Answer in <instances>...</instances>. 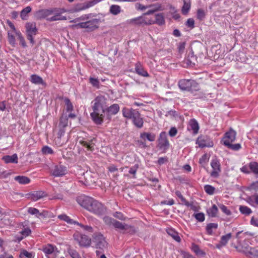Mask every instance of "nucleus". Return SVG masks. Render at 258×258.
Wrapping results in <instances>:
<instances>
[{
  "label": "nucleus",
  "instance_id": "nucleus-1",
  "mask_svg": "<svg viewBox=\"0 0 258 258\" xmlns=\"http://www.w3.org/2000/svg\"><path fill=\"white\" fill-rule=\"evenodd\" d=\"M77 201L82 207L98 216H103L106 212L105 207L91 197L81 196L77 198Z\"/></svg>",
  "mask_w": 258,
  "mask_h": 258
},
{
  "label": "nucleus",
  "instance_id": "nucleus-2",
  "mask_svg": "<svg viewBox=\"0 0 258 258\" xmlns=\"http://www.w3.org/2000/svg\"><path fill=\"white\" fill-rule=\"evenodd\" d=\"M105 102V98L103 96H98L92 102L93 111L91 112L90 116L93 122L97 125L101 124L103 122L104 114L105 109L103 105Z\"/></svg>",
  "mask_w": 258,
  "mask_h": 258
},
{
  "label": "nucleus",
  "instance_id": "nucleus-3",
  "mask_svg": "<svg viewBox=\"0 0 258 258\" xmlns=\"http://www.w3.org/2000/svg\"><path fill=\"white\" fill-rule=\"evenodd\" d=\"M122 115L127 119L132 120L133 124L138 128L143 126L144 121L140 113L136 109L123 107L122 109Z\"/></svg>",
  "mask_w": 258,
  "mask_h": 258
},
{
  "label": "nucleus",
  "instance_id": "nucleus-4",
  "mask_svg": "<svg viewBox=\"0 0 258 258\" xmlns=\"http://www.w3.org/2000/svg\"><path fill=\"white\" fill-rule=\"evenodd\" d=\"M179 88L184 91L194 92L200 89L199 85L195 80L191 79H182L178 82Z\"/></svg>",
  "mask_w": 258,
  "mask_h": 258
},
{
  "label": "nucleus",
  "instance_id": "nucleus-5",
  "mask_svg": "<svg viewBox=\"0 0 258 258\" xmlns=\"http://www.w3.org/2000/svg\"><path fill=\"white\" fill-rule=\"evenodd\" d=\"M100 22V20L99 19H93L77 23L74 25L73 27L77 28L86 29L87 31L91 32L98 28Z\"/></svg>",
  "mask_w": 258,
  "mask_h": 258
},
{
  "label": "nucleus",
  "instance_id": "nucleus-6",
  "mask_svg": "<svg viewBox=\"0 0 258 258\" xmlns=\"http://www.w3.org/2000/svg\"><path fill=\"white\" fill-rule=\"evenodd\" d=\"M153 23L152 21L149 20V18L147 17L145 13L140 16L130 19L126 21L127 24L137 26L151 25Z\"/></svg>",
  "mask_w": 258,
  "mask_h": 258
},
{
  "label": "nucleus",
  "instance_id": "nucleus-7",
  "mask_svg": "<svg viewBox=\"0 0 258 258\" xmlns=\"http://www.w3.org/2000/svg\"><path fill=\"white\" fill-rule=\"evenodd\" d=\"M102 0H92L86 3H79L76 5L73 8L68 10V12L71 13L79 12L92 7L101 2Z\"/></svg>",
  "mask_w": 258,
  "mask_h": 258
},
{
  "label": "nucleus",
  "instance_id": "nucleus-8",
  "mask_svg": "<svg viewBox=\"0 0 258 258\" xmlns=\"http://www.w3.org/2000/svg\"><path fill=\"white\" fill-rule=\"evenodd\" d=\"M27 39L33 45L35 43L34 36L37 33L38 29L35 22H27L25 25Z\"/></svg>",
  "mask_w": 258,
  "mask_h": 258
},
{
  "label": "nucleus",
  "instance_id": "nucleus-9",
  "mask_svg": "<svg viewBox=\"0 0 258 258\" xmlns=\"http://www.w3.org/2000/svg\"><path fill=\"white\" fill-rule=\"evenodd\" d=\"M92 242L97 248L103 249L107 245V242L105 237L100 233L94 234L92 238Z\"/></svg>",
  "mask_w": 258,
  "mask_h": 258
},
{
  "label": "nucleus",
  "instance_id": "nucleus-10",
  "mask_svg": "<svg viewBox=\"0 0 258 258\" xmlns=\"http://www.w3.org/2000/svg\"><path fill=\"white\" fill-rule=\"evenodd\" d=\"M158 141V147L159 149L163 152H166L169 148L170 143L168 140L167 134L165 132H162L160 134Z\"/></svg>",
  "mask_w": 258,
  "mask_h": 258
},
{
  "label": "nucleus",
  "instance_id": "nucleus-11",
  "mask_svg": "<svg viewBox=\"0 0 258 258\" xmlns=\"http://www.w3.org/2000/svg\"><path fill=\"white\" fill-rule=\"evenodd\" d=\"M74 238L78 242L80 246L88 247L91 243V238L85 234L79 233H75Z\"/></svg>",
  "mask_w": 258,
  "mask_h": 258
},
{
  "label": "nucleus",
  "instance_id": "nucleus-12",
  "mask_svg": "<svg viewBox=\"0 0 258 258\" xmlns=\"http://www.w3.org/2000/svg\"><path fill=\"white\" fill-rule=\"evenodd\" d=\"M68 125V119L67 115L62 114L59 119V121L58 124V137L61 138L66 132V127Z\"/></svg>",
  "mask_w": 258,
  "mask_h": 258
},
{
  "label": "nucleus",
  "instance_id": "nucleus-13",
  "mask_svg": "<svg viewBox=\"0 0 258 258\" xmlns=\"http://www.w3.org/2000/svg\"><path fill=\"white\" fill-rule=\"evenodd\" d=\"M68 12V10L65 9H55L51 11V13H54V15L49 18V21H55L58 20H66L67 18L66 16H61V14Z\"/></svg>",
  "mask_w": 258,
  "mask_h": 258
},
{
  "label": "nucleus",
  "instance_id": "nucleus-14",
  "mask_svg": "<svg viewBox=\"0 0 258 258\" xmlns=\"http://www.w3.org/2000/svg\"><path fill=\"white\" fill-rule=\"evenodd\" d=\"M236 132L232 128H230L228 132H226L222 138V141L223 144L225 146V144L228 143L230 144L236 139Z\"/></svg>",
  "mask_w": 258,
  "mask_h": 258
},
{
  "label": "nucleus",
  "instance_id": "nucleus-15",
  "mask_svg": "<svg viewBox=\"0 0 258 258\" xmlns=\"http://www.w3.org/2000/svg\"><path fill=\"white\" fill-rule=\"evenodd\" d=\"M211 166L212 168V171L210 173L211 177L217 178L219 175L221 171L220 164L217 159H213L211 162Z\"/></svg>",
  "mask_w": 258,
  "mask_h": 258
},
{
  "label": "nucleus",
  "instance_id": "nucleus-16",
  "mask_svg": "<svg viewBox=\"0 0 258 258\" xmlns=\"http://www.w3.org/2000/svg\"><path fill=\"white\" fill-rule=\"evenodd\" d=\"M41 250L45 253L47 258H50L49 255L54 253L55 255L58 253L56 247L51 244L43 245Z\"/></svg>",
  "mask_w": 258,
  "mask_h": 258
},
{
  "label": "nucleus",
  "instance_id": "nucleus-17",
  "mask_svg": "<svg viewBox=\"0 0 258 258\" xmlns=\"http://www.w3.org/2000/svg\"><path fill=\"white\" fill-rule=\"evenodd\" d=\"M196 144H198L201 148L212 147L213 146V143L210 139L205 136H201L198 137L197 140Z\"/></svg>",
  "mask_w": 258,
  "mask_h": 258
},
{
  "label": "nucleus",
  "instance_id": "nucleus-18",
  "mask_svg": "<svg viewBox=\"0 0 258 258\" xmlns=\"http://www.w3.org/2000/svg\"><path fill=\"white\" fill-rule=\"evenodd\" d=\"M52 175L54 177L62 176L67 173V167L62 165H55L51 171Z\"/></svg>",
  "mask_w": 258,
  "mask_h": 258
},
{
  "label": "nucleus",
  "instance_id": "nucleus-19",
  "mask_svg": "<svg viewBox=\"0 0 258 258\" xmlns=\"http://www.w3.org/2000/svg\"><path fill=\"white\" fill-rule=\"evenodd\" d=\"M120 107L118 104H113L105 109L108 117L116 114L119 111Z\"/></svg>",
  "mask_w": 258,
  "mask_h": 258
},
{
  "label": "nucleus",
  "instance_id": "nucleus-20",
  "mask_svg": "<svg viewBox=\"0 0 258 258\" xmlns=\"http://www.w3.org/2000/svg\"><path fill=\"white\" fill-rule=\"evenodd\" d=\"M188 131H191L194 135L197 134L199 130V125L198 121L195 119H191L187 127Z\"/></svg>",
  "mask_w": 258,
  "mask_h": 258
},
{
  "label": "nucleus",
  "instance_id": "nucleus-21",
  "mask_svg": "<svg viewBox=\"0 0 258 258\" xmlns=\"http://www.w3.org/2000/svg\"><path fill=\"white\" fill-rule=\"evenodd\" d=\"M149 20H151L153 22L152 23V25L156 24L159 26H162L165 23L164 16L162 13L156 14L155 20H154L151 18H149Z\"/></svg>",
  "mask_w": 258,
  "mask_h": 258
},
{
  "label": "nucleus",
  "instance_id": "nucleus-22",
  "mask_svg": "<svg viewBox=\"0 0 258 258\" xmlns=\"http://www.w3.org/2000/svg\"><path fill=\"white\" fill-rule=\"evenodd\" d=\"M135 71L137 74L139 75L145 77H149V75L147 71H146L142 66L141 65L140 62H137L135 65Z\"/></svg>",
  "mask_w": 258,
  "mask_h": 258
},
{
  "label": "nucleus",
  "instance_id": "nucleus-23",
  "mask_svg": "<svg viewBox=\"0 0 258 258\" xmlns=\"http://www.w3.org/2000/svg\"><path fill=\"white\" fill-rule=\"evenodd\" d=\"M148 7H149V8H151V9L145 13V15L146 16L153 14L157 11L162 10L161 5L159 4H154L148 5Z\"/></svg>",
  "mask_w": 258,
  "mask_h": 258
},
{
  "label": "nucleus",
  "instance_id": "nucleus-24",
  "mask_svg": "<svg viewBox=\"0 0 258 258\" xmlns=\"http://www.w3.org/2000/svg\"><path fill=\"white\" fill-rule=\"evenodd\" d=\"M244 252L249 258H258V250L254 248H247Z\"/></svg>",
  "mask_w": 258,
  "mask_h": 258
},
{
  "label": "nucleus",
  "instance_id": "nucleus-25",
  "mask_svg": "<svg viewBox=\"0 0 258 258\" xmlns=\"http://www.w3.org/2000/svg\"><path fill=\"white\" fill-rule=\"evenodd\" d=\"M30 198L33 201H37L44 197L46 194L45 192L42 191H34L29 194Z\"/></svg>",
  "mask_w": 258,
  "mask_h": 258
},
{
  "label": "nucleus",
  "instance_id": "nucleus-26",
  "mask_svg": "<svg viewBox=\"0 0 258 258\" xmlns=\"http://www.w3.org/2000/svg\"><path fill=\"white\" fill-rule=\"evenodd\" d=\"M30 81L34 84L45 85L46 84L42 79V78L35 74L32 75L30 77Z\"/></svg>",
  "mask_w": 258,
  "mask_h": 258
},
{
  "label": "nucleus",
  "instance_id": "nucleus-27",
  "mask_svg": "<svg viewBox=\"0 0 258 258\" xmlns=\"http://www.w3.org/2000/svg\"><path fill=\"white\" fill-rule=\"evenodd\" d=\"M218 213V209L217 206L214 204L212 205V206L207 209V213L208 215L212 218H215L217 217Z\"/></svg>",
  "mask_w": 258,
  "mask_h": 258
},
{
  "label": "nucleus",
  "instance_id": "nucleus-28",
  "mask_svg": "<svg viewBox=\"0 0 258 258\" xmlns=\"http://www.w3.org/2000/svg\"><path fill=\"white\" fill-rule=\"evenodd\" d=\"M140 138L144 140L153 142L155 140L156 136L153 133L144 132L140 134Z\"/></svg>",
  "mask_w": 258,
  "mask_h": 258
},
{
  "label": "nucleus",
  "instance_id": "nucleus-29",
  "mask_svg": "<svg viewBox=\"0 0 258 258\" xmlns=\"http://www.w3.org/2000/svg\"><path fill=\"white\" fill-rule=\"evenodd\" d=\"M3 160L6 163H17L18 159L17 155L16 154H14L12 156L7 155V156H4L3 157Z\"/></svg>",
  "mask_w": 258,
  "mask_h": 258
},
{
  "label": "nucleus",
  "instance_id": "nucleus-30",
  "mask_svg": "<svg viewBox=\"0 0 258 258\" xmlns=\"http://www.w3.org/2000/svg\"><path fill=\"white\" fill-rule=\"evenodd\" d=\"M218 227V224L216 223H210L207 225L206 231L209 235L213 234V230H216Z\"/></svg>",
  "mask_w": 258,
  "mask_h": 258
},
{
  "label": "nucleus",
  "instance_id": "nucleus-31",
  "mask_svg": "<svg viewBox=\"0 0 258 258\" xmlns=\"http://www.w3.org/2000/svg\"><path fill=\"white\" fill-rule=\"evenodd\" d=\"M191 3L190 0H183V5L181 11L183 15H186L190 9Z\"/></svg>",
  "mask_w": 258,
  "mask_h": 258
},
{
  "label": "nucleus",
  "instance_id": "nucleus-32",
  "mask_svg": "<svg viewBox=\"0 0 258 258\" xmlns=\"http://www.w3.org/2000/svg\"><path fill=\"white\" fill-rule=\"evenodd\" d=\"M167 233L171 236L176 241L180 242L181 238L179 236L178 233L175 231L173 229L170 228L167 230Z\"/></svg>",
  "mask_w": 258,
  "mask_h": 258
},
{
  "label": "nucleus",
  "instance_id": "nucleus-33",
  "mask_svg": "<svg viewBox=\"0 0 258 258\" xmlns=\"http://www.w3.org/2000/svg\"><path fill=\"white\" fill-rule=\"evenodd\" d=\"M58 218L66 222L67 223L70 224H75L77 223V221H74L71 219L66 214H61L58 216Z\"/></svg>",
  "mask_w": 258,
  "mask_h": 258
},
{
  "label": "nucleus",
  "instance_id": "nucleus-34",
  "mask_svg": "<svg viewBox=\"0 0 258 258\" xmlns=\"http://www.w3.org/2000/svg\"><path fill=\"white\" fill-rule=\"evenodd\" d=\"M14 179L21 184H26L30 182V179L25 176H17L15 177Z\"/></svg>",
  "mask_w": 258,
  "mask_h": 258
},
{
  "label": "nucleus",
  "instance_id": "nucleus-35",
  "mask_svg": "<svg viewBox=\"0 0 258 258\" xmlns=\"http://www.w3.org/2000/svg\"><path fill=\"white\" fill-rule=\"evenodd\" d=\"M32 11V8L30 6H27L24 8L21 12L20 17L23 20H26L28 18V14Z\"/></svg>",
  "mask_w": 258,
  "mask_h": 258
},
{
  "label": "nucleus",
  "instance_id": "nucleus-36",
  "mask_svg": "<svg viewBox=\"0 0 258 258\" xmlns=\"http://www.w3.org/2000/svg\"><path fill=\"white\" fill-rule=\"evenodd\" d=\"M93 141L91 140L89 142L86 141H80V144L86 147L88 150H93L94 146V143L93 142Z\"/></svg>",
  "mask_w": 258,
  "mask_h": 258
},
{
  "label": "nucleus",
  "instance_id": "nucleus-37",
  "mask_svg": "<svg viewBox=\"0 0 258 258\" xmlns=\"http://www.w3.org/2000/svg\"><path fill=\"white\" fill-rule=\"evenodd\" d=\"M109 11L113 15H117L121 12V8L119 6L112 5L110 6Z\"/></svg>",
  "mask_w": 258,
  "mask_h": 258
},
{
  "label": "nucleus",
  "instance_id": "nucleus-38",
  "mask_svg": "<svg viewBox=\"0 0 258 258\" xmlns=\"http://www.w3.org/2000/svg\"><path fill=\"white\" fill-rule=\"evenodd\" d=\"M91 16V14L83 15L80 17L77 18L74 20H72L70 21L71 23H77L80 21H87L89 20Z\"/></svg>",
  "mask_w": 258,
  "mask_h": 258
},
{
  "label": "nucleus",
  "instance_id": "nucleus-39",
  "mask_svg": "<svg viewBox=\"0 0 258 258\" xmlns=\"http://www.w3.org/2000/svg\"><path fill=\"white\" fill-rule=\"evenodd\" d=\"M24 256L27 258H34L35 253L33 252H28L26 250L23 249L20 253V257L23 258Z\"/></svg>",
  "mask_w": 258,
  "mask_h": 258
},
{
  "label": "nucleus",
  "instance_id": "nucleus-40",
  "mask_svg": "<svg viewBox=\"0 0 258 258\" xmlns=\"http://www.w3.org/2000/svg\"><path fill=\"white\" fill-rule=\"evenodd\" d=\"M239 210L241 214L245 215H249L252 212L250 208L245 206H240Z\"/></svg>",
  "mask_w": 258,
  "mask_h": 258
},
{
  "label": "nucleus",
  "instance_id": "nucleus-41",
  "mask_svg": "<svg viewBox=\"0 0 258 258\" xmlns=\"http://www.w3.org/2000/svg\"><path fill=\"white\" fill-rule=\"evenodd\" d=\"M225 146L228 149L233 151H238L241 148V146L239 143L232 144L231 143L229 144L228 143H227L225 144Z\"/></svg>",
  "mask_w": 258,
  "mask_h": 258
},
{
  "label": "nucleus",
  "instance_id": "nucleus-42",
  "mask_svg": "<svg viewBox=\"0 0 258 258\" xmlns=\"http://www.w3.org/2000/svg\"><path fill=\"white\" fill-rule=\"evenodd\" d=\"M249 167L251 171L255 174L258 175V163L252 162L249 164Z\"/></svg>",
  "mask_w": 258,
  "mask_h": 258
},
{
  "label": "nucleus",
  "instance_id": "nucleus-43",
  "mask_svg": "<svg viewBox=\"0 0 258 258\" xmlns=\"http://www.w3.org/2000/svg\"><path fill=\"white\" fill-rule=\"evenodd\" d=\"M218 207L222 211V212L224 213L227 216H230L232 214L231 211L224 205L222 204H219Z\"/></svg>",
  "mask_w": 258,
  "mask_h": 258
},
{
  "label": "nucleus",
  "instance_id": "nucleus-44",
  "mask_svg": "<svg viewBox=\"0 0 258 258\" xmlns=\"http://www.w3.org/2000/svg\"><path fill=\"white\" fill-rule=\"evenodd\" d=\"M205 192L210 195H212L214 194L215 188L211 185L207 184L204 187Z\"/></svg>",
  "mask_w": 258,
  "mask_h": 258
},
{
  "label": "nucleus",
  "instance_id": "nucleus-45",
  "mask_svg": "<svg viewBox=\"0 0 258 258\" xmlns=\"http://www.w3.org/2000/svg\"><path fill=\"white\" fill-rule=\"evenodd\" d=\"M231 237V233H228L225 235H223L221 237L220 242L223 244L224 246H225L227 243H228V241L230 240V239Z\"/></svg>",
  "mask_w": 258,
  "mask_h": 258
},
{
  "label": "nucleus",
  "instance_id": "nucleus-46",
  "mask_svg": "<svg viewBox=\"0 0 258 258\" xmlns=\"http://www.w3.org/2000/svg\"><path fill=\"white\" fill-rule=\"evenodd\" d=\"M28 212L31 215H35L37 217H39L42 215L37 209L33 207L29 208L28 209Z\"/></svg>",
  "mask_w": 258,
  "mask_h": 258
},
{
  "label": "nucleus",
  "instance_id": "nucleus-47",
  "mask_svg": "<svg viewBox=\"0 0 258 258\" xmlns=\"http://www.w3.org/2000/svg\"><path fill=\"white\" fill-rule=\"evenodd\" d=\"M21 234L23 235L20 237L18 238L19 241L22 240L24 237L28 236L31 233V230L29 228H24L23 230L20 232Z\"/></svg>",
  "mask_w": 258,
  "mask_h": 258
},
{
  "label": "nucleus",
  "instance_id": "nucleus-48",
  "mask_svg": "<svg viewBox=\"0 0 258 258\" xmlns=\"http://www.w3.org/2000/svg\"><path fill=\"white\" fill-rule=\"evenodd\" d=\"M68 251L72 258H81L79 253L75 249L69 248Z\"/></svg>",
  "mask_w": 258,
  "mask_h": 258
},
{
  "label": "nucleus",
  "instance_id": "nucleus-49",
  "mask_svg": "<svg viewBox=\"0 0 258 258\" xmlns=\"http://www.w3.org/2000/svg\"><path fill=\"white\" fill-rule=\"evenodd\" d=\"M194 216L196 220L200 222H203L205 220V215L202 212L195 214H194Z\"/></svg>",
  "mask_w": 258,
  "mask_h": 258
},
{
  "label": "nucleus",
  "instance_id": "nucleus-50",
  "mask_svg": "<svg viewBox=\"0 0 258 258\" xmlns=\"http://www.w3.org/2000/svg\"><path fill=\"white\" fill-rule=\"evenodd\" d=\"M175 195L181 200L182 204L185 205L188 204V201L182 195L181 192L179 190H176L175 192Z\"/></svg>",
  "mask_w": 258,
  "mask_h": 258
},
{
  "label": "nucleus",
  "instance_id": "nucleus-51",
  "mask_svg": "<svg viewBox=\"0 0 258 258\" xmlns=\"http://www.w3.org/2000/svg\"><path fill=\"white\" fill-rule=\"evenodd\" d=\"M77 225L79 226L80 227H81L83 230L89 232H93V228L91 226L89 225H84L80 223L77 222Z\"/></svg>",
  "mask_w": 258,
  "mask_h": 258
},
{
  "label": "nucleus",
  "instance_id": "nucleus-52",
  "mask_svg": "<svg viewBox=\"0 0 258 258\" xmlns=\"http://www.w3.org/2000/svg\"><path fill=\"white\" fill-rule=\"evenodd\" d=\"M253 234L250 232H246L242 233V231H239L236 233V237L237 238H246L247 236H252Z\"/></svg>",
  "mask_w": 258,
  "mask_h": 258
},
{
  "label": "nucleus",
  "instance_id": "nucleus-53",
  "mask_svg": "<svg viewBox=\"0 0 258 258\" xmlns=\"http://www.w3.org/2000/svg\"><path fill=\"white\" fill-rule=\"evenodd\" d=\"M64 102L66 106V110L67 111H72L73 110V106L69 98L64 99Z\"/></svg>",
  "mask_w": 258,
  "mask_h": 258
},
{
  "label": "nucleus",
  "instance_id": "nucleus-54",
  "mask_svg": "<svg viewBox=\"0 0 258 258\" xmlns=\"http://www.w3.org/2000/svg\"><path fill=\"white\" fill-rule=\"evenodd\" d=\"M112 225L116 228H118L119 229L123 230L125 229V225L123 223L114 220L113 221Z\"/></svg>",
  "mask_w": 258,
  "mask_h": 258
},
{
  "label": "nucleus",
  "instance_id": "nucleus-55",
  "mask_svg": "<svg viewBox=\"0 0 258 258\" xmlns=\"http://www.w3.org/2000/svg\"><path fill=\"white\" fill-rule=\"evenodd\" d=\"M139 168V165L135 164L130 168L128 172L130 174L133 175V178H136V174L138 169Z\"/></svg>",
  "mask_w": 258,
  "mask_h": 258
},
{
  "label": "nucleus",
  "instance_id": "nucleus-56",
  "mask_svg": "<svg viewBox=\"0 0 258 258\" xmlns=\"http://www.w3.org/2000/svg\"><path fill=\"white\" fill-rule=\"evenodd\" d=\"M206 14L205 11L201 9H199L197 11V17L200 20H203L205 17Z\"/></svg>",
  "mask_w": 258,
  "mask_h": 258
},
{
  "label": "nucleus",
  "instance_id": "nucleus-57",
  "mask_svg": "<svg viewBox=\"0 0 258 258\" xmlns=\"http://www.w3.org/2000/svg\"><path fill=\"white\" fill-rule=\"evenodd\" d=\"M16 35L17 36L21 44L22 45V46L25 47L26 46V43L25 42V39L22 36L20 31L17 32V34Z\"/></svg>",
  "mask_w": 258,
  "mask_h": 258
},
{
  "label": "nucleus",
  "instance_id": "nucleus-58",
  "mask_svg": "<svg viewBox=\"0 0 258 258\" xmlns=\"http://www.w3.org/2000/svg\"><path fill=\"white\" fill-rule=\"evenodd\" d=\"M209 159V158L208 155L207 154H205L200 158L199 163L204 165L208 162Z\"/></svg>",
  "mask_w": 258,
  "mask_h": 258
},
{
  "label": "nucleus",
  "instance_id": "nucleus-59",
  "mask_svg": "<svg viewBox=\"0 0 258 258\" xmlns=\"http://www.w3.org/2000/svg\"><path fill=\"white\" fill-rule=\"evenodd\" d=\"M8 40L10 44H11L12 46H14L16 44V40L13 34H12L10 32H8Z\"/></svg>",
  "mask_w": 258,
  "mask_h": 258
},
{
  "label": "nucleus",
  "instance_id": "nucleus-60",
  "mask_svg": "<svg viewBox=\"0 0 258 258\" xmlns=\"http://www.w3.org/2000/svg\"><path fill=\"white\" fill-rule=\"evenodd\" d=\"M89 82L93 86L97 88L99 87L100 83L98 79L91 77L89 79Z\"/></svg>",
  "mask_w": 258,
  "mask_h": 258
},
{
  "label": "nucleus",
  "instance_id": "nucleus-61",
  "mask_svg": "<svg viewBox=\"0 0 258 258\" xmlns=\"http://www.w3.org/2000/svg\"><path fill=\"white\" fill-rule=\"evenodd\" d=\"M135 8L136 10H140V11H144L148 8H149V7H148V5L147 6H144L142 4H140V3H136L135 4Z\"/></svg>",
  "mask_w": 258,
  "mask_h": 258
},
{
  "label": "nucleus",
  "instance_id": "nucleus-62",
  "mask_svg": "<svg viewBox=\"0 0 258 258\" xmlns=\"http://www.w3.org/2000/svg\"><path fill=\"white\" fill-rule=\"evenodd\" d=\"M42 151L45 154H52L53 153L52 149L48 146L44 147L42 149Z\"/></svg>",
  "mask_w": 258,
  "mask_h": 258
},
{
  "label": "nucleus",
  "instance_id": "nucleus-63",
  "mask_svg": "<svg viewBox=\"0 0 258 258\" xmlns=\"http://www.w3.org/2000/svg\"><path fill=\"white\" fill-rule=\"evenodd\" d=\"M248 200L251 205H252V203H255L258 205V195H255L249 197Z\"/></svg>",
  "mask_w": 258,
  "mask_h": 258
},
{
  "label": "nucleus",
  "instance_id": "nucleus-64",
  "mask_svg": "<svg viewBox=\"0 0 258 258\" xmlns=\"http://www.w3.org/2000/svg\"><path fill=\"white\" fill-rule=\"evenodd\" d=\"M186 25L191 29L194 28L195 27L194 20L192 18L188 19L186 22Z\"/></svg>",
  "mask_w": 258,
  "mask_h": 258
}]
</instances>
